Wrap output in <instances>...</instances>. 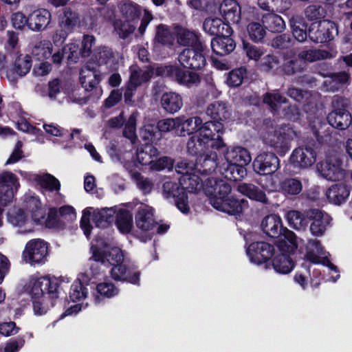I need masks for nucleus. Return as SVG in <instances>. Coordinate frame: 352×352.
I'll list each match as a JSON object with an SVG mask.
<instances>
[{
  "mask_svg": "<svg viewBox=\"0 0 352 352\" xmlns=\"http://www.w3.org/2000/svg\"><path fill=\"white\" fill-rule=\"evenodd\" d=\"M261 227L263 232L270 237L280 236L278 248L286 252H294L298 247L296 234L291 230L284 228L280 217L276 214L266 216L261 221Z\"/></svg>",
  "mask_w": 352,
  "mask_h": 352,
  "instance_id": "obj_1",
  "label": "nucleus"
},
{
  "mask_svg": "<svg viewBox=\"0 0 352 352\" xmlns=\"http://www.w3.org/2000/svg\"><path fill=\"white\" fill-rule=\"evenodd\" d=\"M115 212L113 208L102 209L87 208L85 209L80 220V227L83 230L86 236L89 237L90 234V217L91 214V221L95 223L96 227L105 228L113 221Z\"/></svg>",
  "mask_w": 352,
  "mask_h": 352,
  "instance_id": "obj_2",
  "label": "nucleus"
},
{
  "mask_svg": "<svg viewBox=\"0 0 352 352\" xmlns=\"http://www.w3.org/2000/svg\"><path fill=\"white\" fill-rule=\"evenodd\" d=\"M157 72L160 75L169 77L178 84L189 88L197 86L201 82V77L197 73L184 69L177 65L161 67Z\"/></svg>",
  "mask_w": 352,
  "mask_h": 352,
  "instance_id": "obj_3",
  "label": "nucleus"
},
{
  "mask_svg": "<svg viewBox=\"0 0 352 352\" xmlns=\"http://www.w3.org/2000/svg\"><path fill=\"white\" fill-rule=\"evenodd\" d=\"M296 136L295 131L289 126H283L264 136L265 144L274 148L278 153H285L290 148V142Z\"/></svg>",
  "mask_w": 352,
  "mask_h": 352,
  "instance_id": "obj_4",
  "label": "nucleus"
},
{
  "mask_svg": "<svg viewBox=\"0 0 352 352\" xmlns=\"http://www.w3.org/2000/svg\"><path fill=\"white\" fill-rule=\"evenodd\" d=\"M223 133V123L208 121L201 125L198 134L205 140L211 148L221 150L226 148V144L221 137Z\"/></svg>",
  "mask_w": 352,
  "mask_h": 352,
  "instance_id": "obj_5",
  "label": "nucleus"
},
{
  "mask_svg": "<svg viewBox=\"0 0 352 352\" xmlns=\"http://www.w3.org/2000/svg\"><path fill=\"white\" fill-rule=\"evenodd\" d=\"M30 287V293L34 299L47 298L46 295L52 298L57 297L58 283L56 278L43 276L32 279Z\"/></svg>",
  "mask_w": 352,
  "mask_h": 352,
  "instance_id": "obj_6",
  "label": "nucleus"
},
{
  "mask_svg": "<svg viewBox=\"0 0 352 352\" xmlns=\"http://www.w3.org/2000/svg\"><path fill=\"white\" fill-rule=\"evenodd\" d=\"M341 160L338 154L328 155L324 162L317 164L318 170L325 179L339 181L344 178L345 170L341 167Z\"/></svg>",
  "mask_w": 352,
  "mask_h": 352,
  "instance_id": "obj_7",
  "label": "nucleus"
},
{
  "mask_svg": "<svg viewBox=\"0 0 352 352\" xmlns=\"http://www.w3.org/2000/svg\"><path fill=\"white\" fill-rule=\"evenodd\" d=\"M185 188L172 181H166L162 186L164 197L167 199H173L177 208L183 213L188 212L190 209Z\"/></svg>",
  "mask_w": 352,
  "mask_h": 352,
  "instance_id": "obj_8",
  "label": "nucleus"
},
{
  "mask_svg": "<svg viewBox=\"0 0 352 352\" xmlns=\"http://www.w3.org/2000/svg\"><path fill=\"white\" fill-rule=\"evenodd\" d=\"M90 263L88 269L84 273L80 274V280L85 283L94 282V279H96L102 276L105 269L108 267L106 263L104 252L96 249L94 250L93 255L89 259Z\"/></svg>",
  "mask_w": 352,
  "mask_h": 352,
  "instance_id": "obj_9",
  "label": "nucleus"
},
{
  "mask_svg": "<svg viewBox=\"0 0 352 352\" xmlns=\"http://www.w3.org/2000/svg\"><path fill=\"white\" fill-rule=\"evenodd\" d=\"M135 225L142 231L146 232L156 228L159 234L165 232L168 226L166 225H157L153 217V209L146 205H141L138 208L135 214Z\"/></svg>",
  "mask_w": 352,
  "mask_h": 352,
  "instance_id": "obj_10",
  "label": "nucleus"
},
{
  "mask_svg": "<svg viewBox=\"0 0 352 352\" xmlns=\"http://www.w3.org/2000/svg\"><path fill=\"white\" fill-rule=\"evenodd\" d=\"M47 250V245L44 241L33 239L26 244L22 256L26 263L32 265L42 263L45 262Z\"/></svg>",
  "mask_w": 352,
  "mask_h": 352,
  "instance_id": "obj_11",
  "label": "nucleus"
},
{
  "mask_svg": "<svg viewBox=\"0 0 352 352\" xmlns=\"http://www.w3.org/2000/svg\"><path fill=\"white\" fill-rule=\"evenodd\" d=\"M305 258L312 263H321L329 266L331 270H336V267L330 263L328 259L329 253L325 251L320 241L309 239L305 246Z\"/></svg>",
  "mask_w": 352,
  "mask_h": 352,
  "instance_id": "obj_12",
  "label": "nucleus"
},
{
  "mask_svg": "<svg viewBox=\"0 0 352 352\" xmlns=\"http://www.w3.org/2000/svg\"><path fill=\"white\" fill-rule=\"evenodd\" d=\"M204 47H195L192 48H186L178 55L177 60L184 67L200 69L206 64V58L203 54Z\"/></svg>",
  "mask_w": 352,
  "mask_h": 352,
  "instance_id": "obj_13",
  "label": "nucleus"
},
{
  "mask_svg": "<svg viewBox=\"0 0 352 352\" xmlns=\"http://www.w3.org/2000/svg\"><path fill=\"white\" fill-rule=\"evenodd\" d=\"M316 153L310 146H301L295 148L290 156L291 164L296 168H307L316 162Z\"/></svg>",
  "mask_w": 352,
  "mask_h": 352,
  "instance_id": "obj_14",
  "label": "nucleus"
},
{
  "mask_svg": "<svg viewBox=\"0 0 352 352\" xmlns=\"http://www.w3.org/2000/svg\"><path fill=\"white\" fill-rule=\"evenodd\" d=\"M254 170L259 175H270L279 168V160L273 153H262L253 162Z\"/></svg>",
  "mask_w": 352,
  "mask_h": 352,
  "instance_id": "obj_15",
  "label": "nucleus"
},
{
  "mask_svg": "<svg viewBox=\"0 0 352 352\" xmlns=\"http://www.w3.org/2000/svg\"><path fill=\"white\" fill-rule=\"evenodd\" d=\"M206 193L210 196V204L213 206L214 199H224L231 192L230 185L223 179L216 178H208L204 184Z\"/></svg>",
  "mask_w": 352,
  "mask_h": 352,
  "instance_id": "obj_16",
  "label": "nucleus"
},
{
  "mask_svg": "<svg viewBox=\"0 0 352 352\" xmlns=\"http://www.w3.org/2000/svg\"><path fill=\"white\" fill-rule=\"evenodd\" d=\"M195 168V164L189 163L187 160H180L175 165V170L179 174L183 175L181 182L188 185L186 188L189 191L199 190L202 187V184L199 181V177L193 175V170Z\"/></svg>",
  "mask_w": 352,
  "mask_h": 352,
  "instance_id": "obj_17",
  "label": "nucleus"
},
{
  "mask_svg": "<svg viewBox=\"0 0 352 352\" xmlns=\"http://www.w3.org/2000/svg\"><path fill=\"white\" fill-rule=\"evenodd\" d=\"M213 207L217 210L235 215L242 213L248 207V201L245 199H236L232 196L224 199H214Z\"/></svg>",
  "mask_w": 352,
  "mask_h": 352,
  "instance_id": "obj_18",
  "label": "nucleus"
},
{
  "mask_svg": "<svg viewBox=\"0 0 352 352\" xmlns=\"http://www.w3.org/2000/svg\"><path fill=\"white\" fill-rule=\"evenodd\" d=\"M307 217L313 222L310 225V232L316 236H322L330 226L331 217L318 209H310L307 211Z\"/></svg>",
  "mask_w": 352,
  "mask_h": 352,
  "instance_id": "obj_19",
  "label": "nucleus"
},
{
  "mask_svg": "<svg viewBox=\"0 0 352 352\" xmlns=\"http://www.w3.org/2000/svg\"><path fill=\"white\" fill-rule=\"evenodd\" d=\"M274 252V246L265 242L252 243L246 250L250 261L256 264H260L270 259Z\"/></svg>",
  "mask_w": 352,
  "mask_h": 352,
  "instance_id": "obj_20",
  "label": "nucleus"
},
{
  "mask_svg": "<svg viewBox=\"0 0 352 352\" xmlns=\"http://www.w3.org/2000/svg\"><path fill=\"white\" fill-rule=\"evenodd\" d=\"M333 25L329 21H323L314 23L309 30V37L314 43H322L333 38Z\"/></svg>",
  "mask_w": 352,
  "mask_h": 352,
  "instance_id": "obj_21",
  "label": "nucleus"
},
{
  "mask_svg": "<svg viewBox=\"0 0 352 352\" xmlns=\"http://www.w3.org/2000/svg\"><path fill=\"white\" fill-rule=\"evenodd\" d=\"M52 15L46 9H37L28 16V28L33 32L45 30L51 22Z\"/></svg>",
  "mask_w": 352,
  "mask_h": 352,
  "instance_id": "obj_22",
  "label": "nucleus"
},
{
  "mask_svg": "<svg viewBox=\"0 0 352 352\" xmlns=\"http://www.w3.org/2000/svg\"><path fill=\"white\" fill-rule=\"evenodd\" d=\"M329 124L340 130L347 129L351 124V115L344 107L336 108L327 116Z\"/></svg>",
  "mask_w": 352,
  "mask_h": 352,
  "instance_id": "obj_23",
  "label": "nucleus"
},
{
  "mask_svg": "<svg viewBox=\"0 0 352 352\" xmlns=\"http://www.w3.org/2000/svg\"><path fill=\"white\" fill-rule=\"evenodd\" d=\"M110 273L111 277L116 280L127 281L133 284H138L140 280L139 272H132L129 268L126 267L124 262L113 265Z\"/></svg>",
  "mask_w": 352,
  "mask_h": 352,
  "instance_id": "obj_24",
  "label": "nucleus"
},
{
  "mask_svg": "<svg viewBox=\"0 0 352 352\" xmlns=\"http://www.w3.org/2000/svg\"><path fill=\"white\" fill-rule=\"evenodd\" d=\"M100 80V72L94 66L87 65L81 69L80 81L85 91H92L98 85Z\"/></svg>",
  "mask_w": 352,
  "mask_h": 352,
  "instance_id": "obj_25",
  "label": "nucleus"
},
{
  "mask_svg": "<svg viewBox=\"0 0 352 352\" xmlns=\"http://www.w3.org/2000/svg\"><path fill=\"white\" fill-rule=\"evenodd\" d=\"M230 34H223L213 38L210 45L212 52L219 56H225L232 52L235 47L234 40L230 37Z\"/></svg>",
  "mask_w": 352,
  "mask_h": 352,
  "instance_id": "obj_26",
  "label": "nucleus"
},
{
  "mask_svg": "<svg viewBox=\"0 0 352 352\" xmlns=\"http://www.w3.org/2000/svg\"><path fill=\"white\" fill-rule=\"evenodd\" d=\"M224 157L227 163H233L241 166H246L251 162L249 151L241 146L228 148L224 153Z\"/></svg>",
  "mask_w": 352,
  "mask_h": 352,
  "instance_id": "obj_27",
  "label": "nucleus"
},
{
  "mask_svg": "<svg viewBox=\"0 0 352 352\" xmlns=\"http://www.w3.org/2000/svg\"><path fill=\"white\" fill-rule=\"evenodd\" d=\"M220 11L228 23L237 24L241 20V8L235 0H224Z\"/></svg>",
  "mask_w": 352,
  "mask_h": 352,
  "instance_id": "obj_28",
  "label": "nucleus"
},
{
  "mask_svg": "<svg viewBox=\"0 0 352 352\" xmlns=\"http://www.w3.org/2000/svg\"><path fill=\"white\" fill-rule=\"evenodd\" d=\"M217 155L215 151L210 150L197 157L195 169L203 173H210L217 167Z\"/></svg>",
  "mask_w": 352,
  "mask_h": 352,
  "instance_id": "obj_29",
  "label": "nucleus"
},
{
  "mask_svg": "<svg viewBox=\"0 0 352 352\" xmlns=\"http://www.w3.org/2000/svg\"><path fill=\"white\" fill-rule=\"evenodd\" d=\"M8 221L14 226L19 228H22L23 226H26V228L19 231L20 234H27L33 231L32 223L28 221L24 214V212L21 209H11L8 212Z\"/></svg>",
  "mask_w": 352,
  "mask_h": 352,
  "instance_id": "obj_30",
  "label": "nucleus"
},
{
  "mask_svg": "<svg viewBox=\"0 0 352 352\" xmlns=\"http://www.w3.org/2000/svg\"><path fill=\"white\" fill-rule=\"evenodd\" d=\"M350 191L343 184L332 185L326 191V197L329 201L335 205H340L349 197Z\"/></svg>",
  "mask_w": 352,
  "mask_h": 352,
  "instance_id": "obj_31",
  "label": "nucleus"
},
{
  "mask_svg": "<svg viewBox=\"0 0 352 352\" xmlns=\"http://www.w3.org/2000/svg\"><path fill=\"white\" fill-rule=\"evenodd\" d=\"M204 31L211 35L230 34L231 28L226 23H223L219 18H208L203 24Z\"/></svg>",
  "mask_w": 352,
  "mask_h": 352,
  "instance_id": "obj_32",
  "label": "nucleus"
},
{
  "mask_svg": "<svg viewBox=\"0 0 352 352\" xmlns=\"http://www.w3.org/2000/svg\"><path fill=\"white\" fill-rule=\"evenodd\" d=\"M236 190L239 192L248 197L250 199L263 204L268 202L265 193L253 184L240 183L237 185Z\"/></svg>",
  "mask_w": 352,
  "mask_h": 352,
  "instance_id": "obj_33",
  "label": "nucleus"
},
{
  "mask_svg": "<svg viewBox=\"0 0 352 352\" xmlns=\"http://www.w3.org/2000/svg\"><path fill=\"white\" fill-rule=\"evenodd\" d=\"M210 148V146L198 133L190 136L186 144L188 154L197 157L209 151Z\"/></svg>",
  "mask_w": 352,
  "mask_h": 352,
  "instance_id": "obj_34",
  "label": "nucleus"
},
{
  "mask_svg": "<svg viewBox=\"0 0 352 352\" xmlns=\"http://www.w3.org/2000/svg\"><path fill=\"white\" fill-rule=\"evenodd\" d=\"M129 71L130 75L127 83L137 88L142 83L148 81L153 75V71L149 68H140L137 65L130 67Z\"/></svg>",
  "mask_w": 352,
  "mask_h": 352,
  "instance_id": "obj_35",
  "label": "nucleus"
},
{
  "mask_svg": "<svg viewBox=\"0 0 352 352\" xmlns=\"http://www.w3.org/2000/svg\"><path fill=\"white\" fill-rule=\"evenodd\" d=\"M24 204L25 209L32 214V218L34 221H39L45 217V212L41 208V201L38 198L30 193L24 196Z\"/></svg>",
  "mask_w": 352,
  "mask_h": 352,
  "instance_id": "obj_36",
  "label": "nucleus"
},
{
  "mask_svg": "<svg viewBox=\"0 0 352 352\" xmlns=\"http://www.w3.org/2000/svg\"><path fill=\"white\" fill-rule=\"evenodd\" d=\"M202 120L199 117H192L185 120L179 117V129L177 131L179 136H185L186 134L191 135L199 133V130L202 124Z\"/></svg>",
  "mask_w": 352,
  "mask_h": 352,
  "instance_id": "obj_37",
  "label": "nucleus"
},
{
  "mask_svg": "<svg viewBox=\"0 0 352 352\" xmlns=\"http://www.w3.org/2000/svg\"><path fill=\"white\" fill-rule=\"evenodd\" d=\"M162 108L169 113L177 112L183 106L182 97L175 92L164 93L161 98Z\"/></svg>",
  "mask_w": 352,
  "mask_h": 352,
  "instance_id": "obj_38",
  "label": "nucleus"
},
{
  "mask_svg": "<svg viewBox=\"0 0 352 352\" xmlns=\"http://www.w3.org/2000/svg\"><path fill=\"white\" fill-rule=\"evenodd\" d=\"M287 94L296 102L307 105H316L318 98L317 93H311L295 87L289 88Z\"/></svg>",
  "mask_w": 352,
  "mask_h": 352,
  "instance_id": "obj_39",
  "label": "nucleus"
},
{
  "mask_svg": "<svg viewBox=\"0 0 352 352\" xmlns=\"http://www.w3.org/2000/svg\"><path fill=\"white\" fill-rule=\"evenodd\" d=\"M279 249L283 252L274 258L272 261L273 267L279 274H288L294 267V263L287 254L291 252H286L281 248Z\"/></svg>",
  "mask_w": 352,
  "mask_h": 352,
  "instance_id": "obj_40",
  "label": "nucleus"
},
{
  "mask_svg": "<svg viewBox=\"0 0 352 352\" xmlns=\"http://www.w3.org/2000/svg\"><path fill=\"white\" fill-rule=\"evenodd\" d=\"M261 21L264 27L272 32H281L286 27L283 18L274 13H267L263 15Z\"/></svg>",
  "mask_w": 352,
  "mask_h": 352,
  "instance_id": "obj_41",
  "label": "nucleus"
},
{
  "mask_svg": "<svg viewBox=\"0 0 352 352\" xmlns=\"http://www.w3.org/2000/svg\"><path fill=\"white\" fill-rule=\"evenodd\" d=\"M206 113L212 120L220 122L227 120L230 117V111L225 103L216 102L210 104L206 110Z\"/></svg>",
  "mask_w": 352,
  "mask_h": 352,
  "instance_id": "obj_42",
  "label": "nucleus"
},
{
  "mask_svg": "<svg viewBox=\"0 0 352 352\" xmlns=\"http://www.w3.org/2000/svg\"><path fill=\"white\" fill-rule=\"evenodd\" d=\"M305 63L299 60L298 57L294 55L284 56V63L282 65V71L286 75L291 76L303 70Z\"/></svg>",
  "mask_w": 352,
  "mask_h": 352,
  "instance_id": "obj_43",
  "label": "nucleus"
},
{
  "mask_svg": "<svg viewBox=\"0 0 352 352\" xmlns=\"http://www.w3.org/2000/svg\"><path fill=\"white\" fill-rule=\"evenodd\" d=\"M289 25L294 38L298 42H304L307 38V25L300 16H293L289 19Z\"/></svg>",
  "mask_w": 352,
  "mask_h": 352,
  "instance_id": "obj_44",
  "label": "nucleus"
},
{
  "mask_svg": "<svg viewBox=\"0 0 352 352\" xmlns=\"http://www.w3.org/2000/svg\"><path fill=\"white\" fill-rule=\"evenodd\" d=\"M221 172L226 179L234 181L240 180L246 175L245 166L233 163L226 162L221 167Z\"/></svg>",
  "mask_w": 352,
  "mask_h": 352,
  "instance_id": "obj_45",
  "label": "nucleus"
},
{
  "mask_svg": "<svg viewBox=\"0 0 352 352\" xmlns=\"http://www.w3.org/2000/svg\"><path fill=\"white\" fill-rule=\"evenodd\" d=\"M175 36L170 28L164 24H160L156 27L154 41L164 46H171L173 45Z\"/></svg>",
  "mask_w": 352,
  "mask_h": 352,
  "instance_id": "obj_46",
  "label": "nucleus"
},
{
  "mask_svg": "<svg viewBox=\"0 0 352 352\" xmlns=\"http://www.w3.org/2000/svg\"><path fill=\"white\" fill-rule=\"evenodd\" d=\"M289 225L296 230H305L308 223L309 219L298 210H289L285 214Z\"/></svg>",
  "mask_w": 352,
  "mask_h": 352,
  "instance_id": "obj_47",
  "label": "nucleus"
},
{
  "mask_svg": "<svg viewBox=\"0 0 352 352\" xmlns=\"http://www.w3.org/2000/svg\"><path fill=\"white\" fill-rule=\"evenodd\" d=\"M158 155L157 149L152 144H145L137 152V160L142 165H150L154 162V158Z\"/></svg>",
  "mask_w": 352,
  "mask_h": 352,
  "instance_id": "obj_48",
  "label": "nucleus"
},
{
  "mask_svg": "<svg viewBox=\"0 0 352 352\" xmlns=\"http://www.w3.org/2000/svg\"><path fill=\"white\" fill-rule=\"evenodd\" d=\"M116 224L122 233H128L133 226L131 213L126 209H120L116 214Z\"/></svg>",
  "mask_w": 352,
  "mask_h": 352,
  "instance_id": "obj_49",
  "label": "nucleus"
},
{
  "mask_svg": "<svg viewBox=\"0 0 352 352\" xmlns=\"http://www.w3.org/2000/svg\"><path fill=\"white\" fill-rule=\"evenodd\" d=\"M263 101L272 110L278 111L283 104L287 103V100L277 90H274L265 93L263 96Z\"/></svg>",
  "mask_w": 352,
  "mask_h": 352,
  "instance_id": "obj_50",
  "label": "nucleus"
},
{
  "mask_svg": "<svg viewBox=\"0 0 352 352\" xmlns=\"http://www.w3.org/2000/svg\"><path fill=\"white\" fill-rule=\"evenodd\" d=\"M78 23L79 19L76 13L68 8H65L59 16V28L69 32H72Z\"/></svg>",
  "mask_w": 352,
  "mask_h": 352,
  "instance_id": "obj_51",
  "label": "nucleus"
},
{
  "mask_svg": "<svg viewBox=\"0 0 352 352\" xmlns=\"http://www.w3.org/2000/svg\"><path fill=\"white\" fill-rule=\"evenodd\" d=\"M177 42L184 46H190L192 48L202 45L197 36L192 31L186 29H181L177 33Z\"/></svg>",
  "mask_w": 352,
  "mask_h": 352,
  "instance_id": "obj_52",
  "label": "nucleus"
},
{
  "mask_svg": "<svg viewBox=\"0 0 352 352\" xmlns=\"http://www.w3.org/2000/svg\"><path fill=\"white\" fill-rule=\"evenodd\" d=\"M32 53L38 60L47 59L52 56V44L47 40L38 41L32 48Z\"/></svg>",
  "mask_w": 352,
  "mask_h": 352,
  "instance_id": "obj_53",
  "label": "nucleus"
},
{
  "mask_svg": "<svg viewBox=\"0 0 352 352\" xmlns=\"http://www.w3.org/2000/svg\"><path fill=\"white\" fill-rule=\"evenodd\" d=\"M298 57L299 60L305 62H314L320 60L329 58L331 57L330 53L324 50H309L301 51Z\"/></svg>",
  "mask_w": 352,
  "mask_h": 352,
  "instance_id": "obj_54",
  "label": "nucleus"
},
{
  "mask_svg": "<svg viewBox=\"0 0 352 352\" xmlns=\"http://www.w3.org/2000/svg\"><path fill=\"white\" fill-rule=\"evenodd\" d=\"M280 190L285 195H296L302 191V185L296 178H287L280 183Z\"/></svg>",
  "mask_w": 352,
  "mask_h": 352,
  "instance_id": "obj_55",
  "label": "nucleus"
},
{
  "mask_svg": "<svg viewBox=\"0 0 352 352\" xmlns=\"http://www.w3.org/2000/svg\"><path fill=\"white\" fill-rule=\"evenodd\" d=\"M141 7L132 1L122 2L120 10L122 14L129 21L138 18L141 14Z\"/></svg>",
  "mask_w": 352,
  "mask_h": 352,
  "instance_id": "obj_56",
  "label": "nucleus"
},
{
  "mask_svg": "<svg viewBox=\"0 0 352 352\" xmlns=\"http://www.w3.org/2000/svg\"><path fill=\"white\" fill-rule=\"evenodd\" d=\"M34 179L38 182V184L43 188H45L50 191H58L60 190V184L59 181L52 175H34Z\"/></svg>",
  "mask_w": 352,
  "mask_h": 352,
  "instance_id": "obj_57",
  "label": "nucleus"
},
{
  "mask_svg": "<svg viewBox=\"0 0 352 352\" xmlns=\"http://www.w3.org/2000/svg\"><path fill=\"white\" fill-rule=\"evenodd\" d=\"M98 294L101 296L96 295L94 298L96 304L102 301V297L111 298L118 294V289L111 283H102L97 285Z\"/></svg>",
  "mask_w": 352,
  "mask_h": 352,
  "instance_id": "obj_58",
  "label": "nucleus"
},
{
  "mask_svg": "<svg viewBox=\"0 0 352 352\" xmlns=\"http://www.w3.org/2000/svg\"><path fill=\"white\" fill-rule=\"evenodd\" d=\"M84 283L80 280V276L76 280L71 286L69 292V298L72 301L81 300L86 298L87 290L84 286Z\"/></svg>",
  "mask_w": 352,
  "mask_h": 352,
  "instance_id": "obj_59",
  "label": "nucleus"
},
{
  "mask_svg": "<svg viewBox=\"0 0 352 352\" xmlns=\"http://www.w3.org/2000/svg\"><path fill=\"white\" fill-rule=\"evenodd\" d=\"M95 56L99 64L113 63L115 60L119 58V54L118 53L114 54L112 50L107 47H99L96 52Z\"/></svg>",
  "mask_w": 352,
  "mask_h": 352,
  "instance_id": "obj_60",
  "label": "nucleus"
},
{
  "mask_svg": "<svg viewBox=\"0 0 352 352\" xmlns=\"http://www.w3.org/2000/svg\"><path fill=\"white\" fill-rule=\"evenodd\" d=\"M32 67L31 57L21 54L14 62V70L20 76L26 75Z\"/></svg>",
  "mask_w": 352,
  "mask_h": 352,
  "instance_id": "obj_61",
  "label": "nucleus"
},
{
  "mask_svg": "<svg viewBox=\"0 0 352 352\" xmlns=\"http://www.w3.org/2000/svg\"><path fill=\"white\" fill-rule=\"evenodd\" d=\"M263 23L252 22L248 25L247 30L250 38L254 42L262 41L266 34L265 28Z\"/></svg>",
  "mask_w": 352,
  "mask_h": 352,
  "instance_id": "obj_62",
  "label": "nucleus"
},
{
  "mask_svg": "<svg viewBox=\"0 0 352 352\" xmlns=\"http://www.w3.org/2000/svg\"><path fill=\"white\" fill-rule=\"evenodd\" d=\"M0 187L12 188L18 190L20 184L18 177L12 172L4 171L0 173Z\"/></svg>",
  "mask_w": 352,
  "mask_h": 352,
  "instance_id": "obj_63",
  "label": "nucleus"
},
{
  "mask_svg": "<svg viewBox=\"0 0 352 352\" xmlns=\"http://www.w3.org/2000/svg\"><path fill=\"white\" fill-rule=\"evenodd\" d=\"M349 79V76L345 72H340L333 74L331 78L324 81V84L328 87V89L331 91L338 90L340 85L346 82Z\"/></svg>",
  "mask_w": 352,
  "mask_h": 352,
  "instance_id": "obj_64",
  "label": "nucleus"
}]
</instances>
